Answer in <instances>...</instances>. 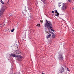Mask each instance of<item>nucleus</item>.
<instances>
[{
    "label": "nucleus",
    "instance_id": "1",
    "mask_svg": "<svg viewBox=\"0 0 74 74\" xmlns=\"http://www.w3.org/2000/svg\"><path fill=\"white\" fill-rule=\"evenodd\" d=\"M58 7L61 8L62 11H65L67 8V6L64 3L60 2L58 3Z\"/></svg>",
    "mask_w": 74,
    "mask_h": 74
},
{
    "label": "nucleus",
    "instance_id": "2",
    "mask_svg": "<svg viewBox=\"0 0 74 74\" xmlns=\"http://www.w3.org/2000/svg\"><path fill=\"white\" fill-rule=\"evenodd\" d=\"M47 23H46L45 24V27H49L50 29L52 28V27H51L52 24L51 23L50 21H47Z\"/></svg>",
    "mask_w": 74,
    "mask_h": 74
},
{
    "label": "nucleus",
    "instance_id": "3",
    "mask_svg": "<svg viewBox=\"0 0 74 74\" xmlns=\"http://www.w3.org/2000/svg\"><path fill=\"white\" fill-rule=\"evenodd\" d=\"M5 10V8H4V7H3L1 8V10L0 11V16H1L4 13V11Z\"/></svg>",
    "mask_w": 74,
    "mask_h": 74
},
{
    "label": "nucleus",
    "instance_id": "4",
    "mask_svg": "<svg viewBox=\"0 0 74 74\" xmlns=\"http://www.w3.org/2000/svg\"><path fill=\"white\" fill-rule=\"evenodd\" d=\"M64 68H63V67H61L59 70V71H58L59 74V73H62V72H64Z\"/></svg>",
    "mask_w": 74,
    "mask_h": 74
},
{
    "label": "nucleus",
    "instance_id": "5",
    "mask_svg": "<svg viewBox=\"0 0 74 74\" xmlns=\"http://www.w3.org/2000/svg\"><path fill=\"white\" fill-rule=\"evenodd\" d=\"M59 59H62L63 57H62V54H59L58 57Z\"/></svg>",
    "mask_w": 74,
    "mask_h": 74
},
{
    "label": "nucleus",
    "instance_id": "6",
    "mask_svg": "<svg viewBox=\"0 0 74 74\" xmlns=\"http://www.w3.org/2000/svg\"><path fill=\"white\" fill-rule=\"evenodd\" d=\"M55 12H56L55 15L57 16H59V13L57 11V10H55Z\"/></svg>",
    "mask_w": 74,
    "mask_h": 74
},
{
    "label": "nucleus",
    "instance_id": "7",
    "mask_svg": "<svg viewBox=\"0 0 74 74\" xmlns=\"http://www.w3.org/2000/svg\"><path fill=\"white\" fill-rule=\"evenodd\" d=\"M52 38H55V34L51 32V33Z\"/></svg>",
    "mask_w": 74,
    "mask_h": 74
},
{
    "label": "nucleus",
    "instance_id": "8",
    "mask_svg": "<svg viewBox=\"0 0 74 74\" xmlns=\"http://www.w3.org/2000/svg\"><path fill=\"white\" fill-rule=\"evenodd\" d=\"M16 56V58H17L18 59H22V56H20V55H18V56Z\"/></svg>",
    "mask_w": 74,
    "mask_h": 74
},
{
    "label": "nucleus",
    "instance_id": "9",
    "mask_svg": "<svg viewBox=\"0 0 74 74\" xmlns=\"http://www.w3.org/2000/svg\"><path fill=\"white\" fill-rule=\"evenodd\" d=\"M13 57H14L15 58H16L17 56H16L15 54H13L11 53L10 54Z\"/></svg>",
    "mask_w": 74,
    "mask_h": 74
},
{
    "label": "nucleus",
    "instance_id": "10",
    "mask_svg": "<svg viewBox=\"0 0 74 74\" xmlns=\"http://www.w3.org/2000/svg\"><path fill=\"white\" fill-rule=\"evenodd\" d=\"M51 36V34H50L47 36V38H49Z\"/></svg>",
    "mask_w": 74,
    "mask_h": 74
},
{
    "label": "nucleus",
    "instance_id": "11",
    "mask_svg": "<svg viewBox=\"0 0 74 74\" xmlns=\"http://www.w3.org/2000/svg\"><path fill=\"white\" fill-rule=\"evenodd\" d=\"M46 33H48V34H50V33H51H51H52L49 31H47V32L46 31Z\"/></svg>",
    "mask_w": 74,
    "mask_h": 74
},
{
    "label": "nucleus",
    "instance_id": "12",
    "mask_svg": "<svg viewBox=\"0 0 74 74\" xmlns=\"http://www.w3.org/2000/svg\"><path fill=\"white\" fill-rule=\"evenodd\" d=\"M1 3H2V4H4V2H3V1H2V0H1Z\"/></svg>",
    "mask_w": 74,
    "mask_h": 74
},
{
    "label": "nucleus",
    "instance_id": "13",
    "mask_svg": "<svg viewBox=\"0 0 74 74\" xmlns=\"http://www.w3.org/2000/svg\"><path fill=\"white\" fill-rule=\"evenodd\" d=\"M14 28L11 31L12 32H14Z\"/></svg>",
    "mask_w": 74,
    "mask_h": 74
},
{
    "label": "nucleus",
    "instance_id": "14",
    "mask_svg": "<svg viewBox=\"0 0 74 74\" xmlns=\"http://www.w3.org/2000/svg\"><path fill=\"white\" fill-rule=\"evenodd\" d=\"M40 22L42 23V22H43V21H42V20H40Z\"/></svg>",
    "mask_w": 74,
    "mask_h": 74
},
{
    "label": "nucleus",
    "instance_id": "15",
    "mask_svg": "<svg viewBox=\"0 0 74 74\" xmlns=\"http://www.w3.org/2000/svg\"><path fill=\"white\" fill-rule=\"evenodd\" d=\"M37 26H40V24H38L37 25Z\"/></svg>",
    "mask_w": 74,
    "mask_h": 74
},
{
    "label": "nucleus",
    "instance_id": "16",
    "mask_svg": "<svg viewBox=\"0 0 74 74\" xmlns=\"http://www.w3.org/2000/svg\"><path fill=\"white\" fill-rule=\"evenodd\" d=\"M51 31H52V32H54V30H53V29H51Z\"/></svg>",
    "mask_w": 74,
    "mask_h": 74
},
{
    "label": "nucleus",
    "instance_id": "17",
    "mask_svg": "<svg viewBox=\"0 0 74 74\" xmlns=\"http://www.w3.org/2000/svg\"><path fill=\"white\" fill-rule=\"evenodd\" d=\"M51 12H52V13H54L55 12L53 11Z\"/></svg>",
    "mask_w": 74,
    "mask_h": 74
},
{
    "label": "nucleus",
    "instance_id": "18",
    "mask_svg": "<svg viewBox=\"0 0 74 74\" xmlns=\"http://www.w3.org/2000/svg\"><path fill=\"white\" fill-rule=\"evenodd\" d=\"M69 1L70 2L71 1V0H67Z\"/></svg>",
    "mask_w": 74,
    "mask_h": 74
},
{
    "label": "nucleus",
    "instance_id": "19",
    "mask_svg": "<svg viewBox=\"0 0 74 74\" xmlns=\"http://www.w3.org/2000/svg\"><path fill=\"white\" fill-rule=\"evenodd\" d=\"M8 2H9V1H8V2H7L8 4Z\"/></svg>",
    "mask_w": 74,
    "mask_h": 74
},
{
    "label": "nucleus",
    "instance_id": "20",
    "mask_svg": "<svg viewBox=\"0 0 74 74\" xmlns=\"http://www.w3.org/2000/svg\"><path fill=\"white\" fill-rule=\"evenodd\" d=\"M5 25L4 24V25H3V26H5Z\"/></svg>",
    "mask_w": 74,
    "mask_h": 74
},
{
    "label": "nucleus",
    "instance_id": "21",
    "mask_svg": "<svg viewBox=\"0 0 74 74\" xmlns=\"http://www.w3.org/2000/svg\"><path fill=\"white\" fill-rule=\"evenodd\" d=\"M0 28H1V27L0 25Z\"/></svg>",
    "mask_w": 74,
    "mask_h": 74
},
{
    "label": "nucleus",
    "instance_id": "22",
    "mask_svg": "<svg viewBox=\"0 0 74 74\" xmlns=\"http://www.w3.org/2000/svg\"><path fill=\"white\" fill-rule=\"evenodd\" d=\"M42 74H45V73H42Z\"/></svg>",
    "mask_w": 74,
    "mask_h": 74
},
{
    "label": "nucleus",
    "instance_id": "23",
    "mask_svg": "<svg viewBox=\"0 0 74 74\" xmlns=\"http://www.w3.org/2000/svg\"><path fill=\"white\" fill-rule=\"evenodd\" d=\"M43 1H45V0H41L42 1H43Z\"/></svg>",
    "mask_w": 74,
    "mask_h": 74
},
{
    "label": "nucleus",
    "instance_id": "24",
    "mask_svg": "<svg viewBox=\"0 0 74 74\" xmlns=\"http://www.w3.org/2000/svg\"><path fill=\"white\" fill-rule=\"evenodd\" d=\"M67 70H68V71H69V69H68V68H67Z\"/></svg>",
    "mask_w": 74,
    "mask_h": 74
},
{
    "label": "nucleus",
    "instance_id": "25",
    "mask_svg": "<svg viewBox=\"0 0 74 74\" xmlns=\"http://www.w3.org/2000/svg\"><path fill=\"white\" fill-rule=\"evenodd\" d=\"M11 15H10V16H11Z\"/></svg>",
    "mask_w": 74,
    "mask_h": 74
}]
</instances>
